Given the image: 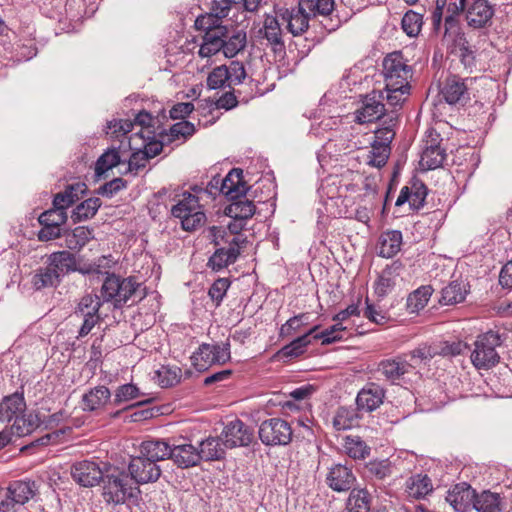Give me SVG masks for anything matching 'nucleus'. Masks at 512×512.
I'll use <instances>...</instances> for the list:
<instances>
[{
    "mask_svg": "<svg viewBox=\"0 0 512 512\" xmlns=\"http://www.w3.org/2000/svg\"><path fill=\"white\" fill-rule=\"evenodd\" d=\"M102 496L107 504L120 505L131 499H137L140 489L131 480L124 469L112 465L106 466L101 481Z\"/></svg>",
    "mask_w": 512,
    "mask_h": 512,
    "instance_id": "nucleus-1",
    "label": "nucleus"
},
{
    "mask_svg": "<svg viewBox=\"0 0 512 512\" xmlns=\"http://www.w3.org/2000/svg\"><path fill=\"white\" fill-rule=\"evenodd\" d=\"M139 288L140 284L133 277L123 278L114 273H106L100 290L102 302H109L116 309L122 308L130 300L136 302L142 299Z\"/></svg>",
    "mask_w": 512,
    "mask_h": 512,
    "instance_id": "nucleus-2",
    "label": "nucleus"
},
{
    "mask_svg": "<svg viewBox=\"0 0 512 512\" xmlns=\"http://www.w3.org/2000/svg\"><path fill=\"white\" fill-rule=\"evenodd\" d=\"M176 202L171 208V214L180 219L181 226L185 231H194L201 227L206 220L197 196L188 191L182 194L176 193L173 197Z\"/></svg>",
    "mask_w": 512,
    "mask_h": 512,
    "instance_id": "nucleus-3",
    "label": "nucleus"
},
{
    "mask_svg": "<svg viewBox=\"0 0 512 512\" xmlns=\"http://www.w3.org/2000/svg\"><path fill=\"white\" fill-rule=\"evenodd\" d=\"M502 343L501 337L494 331H488L477 337L475 348L471 353V361L477 369H489L497 365L500 356L496 347Z\"/></svg>",
    "mask_w": 512,
    "mask_h": 512,
    "instance_id": "nucleus-4",
    "label": "nucleus"
},
{
    "mask_svg": "<svg viewBox=\"0 0 512 512\" xmlns=\"http://www.w3.org/2000/svg\"><path fill=\"white\" fill-rule=\"evenodd\" d=\"M106 256H102L97 262L89 265L87 269L78 267L77 260L74 254L69 251H57L48 256L47 264L52 268L58 279L61 281L62 277L72 272H80L82 274L100 273V268L104 267V262H108Z\"/></svg>",
    "mask_w": 512,
    "mask_h": 512,
    "instance_id": "nucleus-5",
    "label": "nucleus"
},
{
    "mask_svg": "<svg viewBox=\"0 0 512 512\" xmlns=\"http://www.w3.org/2000/svg\"><path fill=\"white\" fill-rule=\"evenodd\" d=\"M38 493V485L32 480L12 481L0 501V512H16L17 506H22L33 499Z\"/></svg>",
    "mask_w": 512,
    "mask_h": 512,
    "instance_id": "nucleus-6",
    "label": "nucleus"
},
{
    "mask_svg": "<svg viewBox=\"0 0 512 512\" xmlns=\"http://www.w3.org/2000/svg\"><path fill=\"white\" fill-rule=\"evenodd\" d=\"M191 359L198 371H205L214 364H224L230 359V343H203Z\"/></svg>",
    "mask_w": 512,
    "mask_h": 512,
    "instance_id": "nucleus-7",
    "label": "nucleus"
},
{
    "mask_svg": "<svg viewBox=\"0 0 512 512\" xmlns=\"http://www.w3.org/2000/svg\"><path fill=\"white\" fill-rule=\"evenodd\" d=\"M383 74L385 88H403L412 77L411 68L405 63L400 52H394L384 58Z\"/></svg>",
    "mask_w": 512,
    "mask_h": 512,
    "instance_id": "nucleus-8",
    "label": "nucleus"
},
{
    "mask_svg": "<svg viewBox=\"0 0 512 512\" xmlns=\"http://www.w3.org/2000/svg\"><path fill=\"white\" fill-rule=\"evenodd\" d=\"M259 438L266 446L287 445L292 440L290 424L281 418H270L259 426Z\"/></svg>",
    "mask_w": 512,
    "mask_h": 512,
    "instance_id": "nucleus-9",
    "label": "nucleus"
},
{
    "mask_svg": "<svg viewBox=\"0 0 512 512\" xmlns=\"http://www.w3.org/2000/svg\"><path fill=\"white\" fill-rule=\"evenodd\" d=\"M128 475L133 483L138 486L156 482L161 476V469L158 464L140 454V456L130 459Z\"/></svg>",
    "mask_w": 512,
    "mask_h": 512,
    "instance_id": "nucleus-10",
    "label": "nucleus"
},
{
    "mask_svg": "<svg viewBox=\"0 0 512 512\" xmlns=\"http://www.w3.org/2000/svg\"><path fill=\"white\" fill-rule=\"evenodd\" d=\"M442 139L435 130H428L423 140V150L420 158V166L423 169L433 170L440 167L445 158V149L441 147Z\"/></svg>",
    "mask_w": 512,
    "mask_h": 512,
    "instance_id": "nucleus-11",
    "label": "nucleus"
},
{
    "mask_svg": "<svg viewBox=\"0 0 512 512\" xmlns=\"http://www.w3.org/2000/svg\"><path fill=\"white\" fill-rule=\"evenodd\" d=\"M228 247L218 248L209 258L208 266L214 271H220L228 265L236 262L241 249L245 248L247 238L244 236H233L226 241Z\"/></svg>",
    "mask_w": 512,
    "mask_h": 512,
    "instance_id": "nucleus-12",
    "label": "nucleus"
},
{
    "mask_svg": "<svg viewBox=\"0 0 512 512\" xmlns=\"http://www.w3.org/2000/svg\"><path fill=\"white\" fill-rule=\"evenodd\" d=\"M104 463L100 467L96 462L83 460L76 462L71 467V476L73 480L83 487H93L102 481L106 466Z\"/></svg>",
    "mask_w": 512,
    "mask_h": 512,
    "instance_id": "nucleus-13",
    "label": "nucleus"
},
{
    "mask_svg": "<svg viewBox=\"0 0 512 512\" xmlns=\"http://www.w3.org/2000/svg\"><path fill=\"white\" fill-rule=\"evenodd\" d=\"M253 439V432L241 420L234 419L226 424L222 433L221 440L226 448H235L248 446Z\"/></svg>",
    "mask_w": 512,
    "mask_h": 512,
    "instance_id": "nucleus-14",
    "label": "nucleus"
},
{
    "mask_svg": "<svg viewBox=\"0 0 512 512\" xmlns=\"http://www.w3.org/2000/svg\"><path fill=\"white\" fill-rule=\"evenodd\" d=\"M276 14L283 21L287 22V30L293 36L302 35L309 28L311 15L306 9H302L300 2L298 3L297 7H293L291 9L284 7L279 8L276 11Z\"/></svg>",
    "mask_w": 512,
    "mask_h": 512,
    "instance_id": "nucleus-15",
    "label": "nucleus"
},
{
    "mask_svg": "<svg viewBox=\"0 0 512 512\" xmlns=\"http://www.w3.org/2000/svg\"><path fill=\"white\" fill-rule=\"evenodd\" d=\"M404 268V264L396 260L382 270L374 285V290L378 297L383 298L388 295L403 280L402 273Z\"/></svg>",
    "mask_w": 512,
    "mask_h": 512,
    "instance_id": "nucleus-16",
    "label": "nucleus"
},
{
    "mask_svg": "<svg viewBox=\"0 0 512 512\" xmlns=\"http://www.w3.org/2000/svg\"><path fill=\"white\" fill-rule=\"evenodd\" d=\"M472 81V78L464 80L456 75L450 76L445 80L441 94L447 103L463 105L470 99L468 82Z\"/></svg>",
    "mask_w": 512,
    "mask_h": 512,
    "instance_id": "nucleus-17",
    "label": "nucleus"
},
{
    "mask_svg": "<svg viewBox=\"0 0 512 512\" xmlns=\"http://www.w3.org/2000/svg\"><path fill=\"white\" fill-rule=\"evenodd\" d=\"M382 94L373 91L367 94L362 105L355 112V121L359 124L373 122L385 115V106L381 102Z\"/></svg>",
    "mask_w": 512,
    "mask_h": 512,
    "instance_id": "nucleus-18",
    "label": "nucleus"
},
{
    "mask_svg": "<svg viewBox=\"0 0 512 512\" xmlns=\"http://www.w3.org/2000/svg\"><path fill=\"white\" fill-rule=\"evenodd\" d=\"M475 495V489L462 482L450 489L445 499L455 512H468L473 509Z\"/></svg>",
    "mask_w": 512,
    "mask_h": 512,
    "instance_id": "nucleus-19",
    "label": "nucleus"
},
{
    "mask_svg": "<svg viewBox=\"0 0 512 512\" xmlns=\"http://www.w3.org/2000/svg\"><path fill=\"white\" fill-rule=\"evenodd\" d=\"M412 369L413 364L407 360V355L382 360L378 365V372L392 383L402 379Z\"/></svg>",
    "mask_w": 512,
    "mask_h": 512,
    "instance_id": "nucleus-20",
    "label": "nucleus"
},
{
    "mask_svg": "<svg viewBox=\"0 0 512 512\" xmlns=\"http://www.w3.org/2000/svg\"><path fill=\"white\" fill-rule=\"evenodd\" d=\"M384 397V389L375 383H370L359 391L356 404L359 410L372 412L380 407Z\"/></svg>",
    "mask_w": 512,
    "mask_h": 512,
    "instance_id": "nucleus-21",
    "label": "nucleus"
},
{
    "mask_svg": "<svg viewBox=\"0 0 512 512\" xmlns=\"http://www.w3.org/2000/svg\"><path fill=\"white\" fill-rule=\"evenodd\" d=\"M224 38H227V28L218 26L207 31L203 36L198 54L202 58H209L218 52H223Z\"/></svg>",
    "mask_w": 512,
    "mask_h": 512,
    "instance_id": "nucleus-22",
    "label": "nucleus"
},
{
    "mask_svg": "<svg viewBox=\"0 0 512 512\" xmlns=\"http://www.w3.org/2000/svg\"><path fill=\"white\" fill-rule=\"evenodd\" d=\"M198 447L190 443H173L171 447V460L179 468H190L198 465L200 460Z\"/></svg>",
    "mask_w": 512,
    "mask_h": 512,
    "instance_id": "nucleus-23",
    "label": "nucleus"
},
{
    "mask_svg": "<svg viewBox=\"0 0 512 512\" xmlns=\"http://www.w3.org/2000/svg\"><path fill=\"white\" fill-rule=\"evenodd\" d=\"M494 15V9L487 0H475L467 10V23L475 29L488 25Z\"/></svg>",
    "mask_w": 512,
    "mask_h": 512,
    "instance_id": "nucleus-24",
    "label": "nucleus"
},
{
    "mask_svg": "<svg viewBox=\"0 0 512 512\" xmlns=\"http://www.w3.org/2000/svg\"><path fill=\"white\" fill-rule=\"evenodd\" d=\"M326 481L334 491L343 492L352 487L355 477L351 469L344 465L336 464L330 468Z\"/></svg>",
    "mask_w": 512,
    "mask_h": 512,
    "instance_id": "nucleus-25",
    "label": "nucleus"
},
{
    "mask_svg": "<svg viewBox=\"0 0 512 512\" xmlns=\"http://www.w3.org/2000/svg\"><path fill=\"white\" fill-rule=\"evenodd\" d=\"M25 409L26 402L23 394L16 392L4 397L0 402V422H15Z\"/></svg>",
    "mask_w": 512,
    "mask_h": 512,
    "instance_id": "nucleus-26",
    "label": "nucleus"
},
{
    "mask_svg": "<svg viewBox=\"0 0 512 512\" xmlns=\"http://www.w3.org/2000/svg\"><path fill=\"white\" fill-rule=\"evenodd\" d=\"M426 196L427 188L425 185L421 182H414L411 187L405 186L401 189L395 205L401 206L408 202L412 209L418 210L423 207Z\"/></svg>",
    "mask_w": 512,
    "mask_h": 512,
    "instance_id": "nucleus-27",
    "label": "nucleus"
},
{
    "mask_svg": "<svg viewBox=\"0 0 512 512\" xmlns=\"http://www.w3.org/2000/svg\"><path fill=\"white\" fill-rule=\"evenodd\" d=\"M277 17V15H266L263 27L259 31L262 37L267 40L268 44L272 46L274 52L283 51L285 48L282 39V29Z\"/></svg>",
    "mask_w": 512,
    "mask_h": 512,
    "instance_id": "nucleus-28",
    "label": "nucleus"
},
{
    "mask_svg": "<svg viewBox=\"0 0 512 512\" xmlns=\"http://www.w3.org/2000/svg\"><path fill=\"white\" fill-rule=\"evenodd\" d=\"M171 447L162 439L146 440L140 446V454L157 464L158 461L171 459Z\"/></svg>",
    "mask_w": 512,
    "mask_h": 512,
    "instance_id": "nucleus-29",
    "label": "nucleus"
},
{
    "mask_svg": "<svg viewBox=\"0 0 512 512\" xmlns=\"http://www.w3.org/2000/svg\"><path fill=\"white\" fill-rule=\"evenodd\" d=\"M473 509L477 512H503L505 504L500 494L484 490L476 492Z\"/></svg>",
    "mask_w": 512,
    "mask_h": 512,
    "instance_id": "nucleus-30",
    "label": "nucleus"
},
{
    "mask_svg": "<svg viewBox=\"0 0 512 512\" xmlns=\"http://www.w3.org/2000/svg\"><path fill=\"white\" fill-rule=\"evenodd\" d=\"M110 399V390L105 386H97L82 396V408L84 411H97L102 409Z\"/></svg>",
    "mask_w": 512,
    "mask_h": 512,
    "instance_id": "nucleus-31",
    "label": "nucleus"
},
{
    "mask_svg": "<svg viewBox=\"0 0 512 512\" xmlns=\"http://www.w3.org/2000/svg\"><path fill=\"white\" fill-rule=\"evenodd\" d=\"M247 188L242 181V170L232 169L222 180L220 192L230 199L245 195Z\"/></svg>",
    "mask_w": 512,
    "mask_h": 512,
    "instance_id": "nucleus-32",
    "label": "nucleus"
},
{
    "mask_svg": "<svg viewBox=\"0 0 512 512\" xmlns=\"http://www.w3.org/2000/svg\"><path fill=\"white\" fill-rule=\"evenodd\" d=\"M469 292V285L463 280L451 281L442 289L440 303L443 305H454L465 300Z\"/></svg>",
    "mask_w": 512,
    "mask_h": 512,
    "instance_id": "nucleus-33",
    "label": "nucleus"
},
{
    "mask_svg": "<svg viewBox=\"0 0 512 512\" xmlns=\"http://www.w3.org/2000/svg\"><path fill=\"white\" fill-rule=\"evenodd\" d=\"M402 233L398 230L386 231L379 238V256L391 258L401 249Z\"/></svg>",
    "mask_w": 512,
    "mask_h": 512,
    "instance_id": "nucleus-34",
    "label": "nucleus"
},
{
    "mask_svg": "<svg viewBox=\"0 0 512 512\" xmlns=\"http://www.w3.org/2000/svg\"><path fill=\"white\" fill-rule=\"evenodd\" d=\"M232 202L225 208V214L236 220H247L255 214L254 203L245 195L231 199Z\"/></svg>",
    "mask_w": 512,
    "mask_h": 512,
    "instance_id": "nucleus-35",
    "label": "nucleus"
},
{
    "mask_svg": "<svg viewBox=\"0 0 512 512\" xmlns=\"http://www.w3.org/2000/svg\"><path fill=\"white\" fill-rule=\"evenodd\" d=\"M342 447L345 454L354 460L365 459L371 452V448L358 435L343 437Z\"/></svg>",
    "mask_w": 512,
    "mask_h": 512,
    "instance_id": "nucleus-36",
    "label": "nucleus"
},
{
    "mask_svg": "<svg viewBox=\"0 0 512 512\" xmlns=\"http://www.w3.org/2000/svg\"><path fill=\"white\" fill-rule=\"evenodd\" d=\"M398 117L395 113L387 114L383 121V126L377 129L373 136L372 144L390 147L392 140L395 137V126L397 125Z\"/></svg>",
    "mask_w": 512,
    "mask_h": 512,
    "instance_id": "nucleus-37",
    "label": "nucleus"
},
{
    "mask_svg": "<svg viewBox=\"0 0 512 512\" xmlns=\"http://www.w3.org/2000/svg\"><path fill=\"white\" fill-rule=\"evenodd\" d=\"M433 490L431 479L425 474L411 476L406 482V491L409 497L415 499L424 498Z\"/></svg>",
    "mask_w": 512,
    "mask_h": 512,
    "instance_id": "nucleus-38",
    "label": "nucleus"
},
{
    "mask_svg": "<svg viewBox=\"0 0 512 512\" xmlns=\"http://www.w3.org/2000/svg\"><path fill=\"white\" fill-rule=\"evenodd\" d=\"M63 237L68 249L80 250L93 238V231L88 227L79 226L71 231L64 232Z\"/></svg>",
    "mask_w": 512,
    "mask_h": 512,
    "instance_id": "nucleus-39",
    "label": "nucleus"
},
{
    "mask_svg": "<svg viewBox=\"0 0 512 512\" xmlns=\"http://www.w3.org/2000/svg\"><path fill=\"white\" fill-rule=\"evenodd\" d=\"M40 425V418L35 412H22L12 425V432L19 437L32 433Z\"/></svg>",
    "mask_w": 512,
    "mask_h": 512,
    "instance_id": "nucleus-40",
    "label": "nucleus"
},
{
    "mask_svg": "<svg viewBox=\"0 0 512 512\" xmlns=\"http://www.w3.org/2000/svg\"><path fill=\"white\" fill-rule=\"evenodd\" d=\"M101 206V200L97 197L89 198L75 207L72 213L73 222H82L92 218Z\"/></svg>",
    "mask_w": 512,
    "mask_h": 512,
    "instance_id": "nucleus-41",
    "label": "nucleus"
},
{
    "mask_svg": "<svg viewBox=\"0 0 512 512\" xmlns=\"http://www.w3.org/2000/svg\"><path fill=\"white\" fill-rule=\"evenodd\" d=\"M198 453L200 454V460L212 461L220 459L224 450L220 444V439L209 437L200 442Z\"/></svg>",
    "mask_w": 512,
    "mask_h": 512,
    "instance_id": "nucleus-42",
    "label": "nucleus"
},
{
    "mask_svg": "<svg viewBox=\"0 0 512 512\" xmlns=\"http://www.w3.org/2000/svg\"><path fill=\"white\" fill-rule=\"evenodd\" d=\"M370 494L365 489H353L347 501L348 512H370Z\"/></svg>",
    "mask_w": 512,
    "mask_h": 512,
    "instance_id": "nucleus-43",
    "label": "nucleus"
},
{
    "mask_svg": "<svg viewBox=\"0 0 512 512\" xmlns=\"http://www.w3.org/2000/svg\"><path fill=\"white\" fill-rule=\"evenodd\" d=\"M317 329H318V326H314L304 335L291 341L289 344H287L280 350V354L286 358L297 357V356H300L301 354H303L305 351V348L310 344V339H309L310 335L315 333L317 331Z\"/></svg>",
    "mask_w": 512,
    "mask_h": 512,
    "instance_id": "nucleus-44",
    "label": "nucleus"
},
{
    "mask_svg": "<svg viewBox=\"0 0 512 512\" xmlns=\"http://www.w3.org/2000/svg\"><path fill=\"white\" fill-rule=\"evenodd\" d=\"M432 287L431 286H421L415 291H413L407 298V309L410 313H417L421 309H423L431 295H432Z\"/></svg>",
    "mask_w": 512,
    "mask_h": 512,
    "instance_id": "nucleus-45",
    "label": "nucleus"
},
{
    "mask_svg": "<svg viewBox=\"0 0 512 512\" xmlns=\"http://www.w3.org/2000/svg\"><path fill=\"white\" fill-rule=\"evenodd\" d=\"M61 281L58 279L57 274L54 273L52 268L48 265L45 268L38 269L32 276L31 283L36 290H41L47 287H55Z\"/></svg>",
    "mask_w": 512,
    "mask_h": 512,
    "instance_id": "nucleus-46",
    "label": "nucleus"
},
{
    "mask_svg": "<svg viewBox=\"0 0 512 512\" xmlns=\"http://www.w3.org/2000/svg\"><path fill=\"white\" fill-rule=\"evenodd\" d=\"M101 295L86 294L84 295L75 310L76 315L80 316H96L99 315V309L102 305Z\"/></svg>",
    "mask_w": 512,
    "mask_h": 512,
    "instance_id": "nucleus-47",
    "label": "nucleus"
},
{
    "mask_svg": "<svg viewBox=\"0 0 512 512\" xmlns=\"http://www.w3.org/2000/svg\"><path fill=\"white\" fill-rule=\"evenodd\" d=\"M246 46V33L244 31H237L232 35L227 34L224 38L223 54L232 58L243 50Z\"/></svg>",
    "mask_w": 512,
    "mask_h": 512,
    "instance_id": "nucleus-48",
    "label": "nucleus"
},
{
    "mask_svg": "<svg viewBox=\"0 0 512 512\" xmlns=\"http://www.w3.org/2000/svg\"><path fill=\"white\" fill-rule=\"evenodd\" d=\"M302 9H306L308 13L315 17L317 15L327 16L334 10V0H299Z\"/></svg>",
    "mask_w": 512,
    "mask_h": 512,
    "instance_id": "nucleus-49",
    "label": "nucleus"
},
{
    "mask_svg": "<svg viewBox=\"0 0 512 512\" xmlns=\"http://www.w3.org/2000/svg\"><path fill=\"white\" fill-rule=\"evenodd\" d=\"M73 190L85 192L86 185L84 183L78 182V183L67 186L66 189L64 190V192H60L55 195L54 200H53V207H55L59 210H62V211H66V209L69 206L74 204V199H73V196L71 195Z\"/></svg>",
    "mask_w": 512,
    "mask_h": 512,
    "instance_id": "nucleus-50",
    "label": "nucleus"
},
{
    "mask_svg": "<svg viewBox=\"0 0 512 512\" xmlns=\"http://www.w3.org/2000/svg\"><path fill=\"white\" fill-rule=\"evenodd\" d=\"M402 29L409 37H416L423 25V16L413 10L406 12L402 18Z\"/></svg>",
    "mask_w": 512,
    "mask_h": 512,
    "instance_id": "nucleus-51",
    "label": "nucleus"
},
{
    "mask_svg": "<svg viewBox=\"0 0 512 512\" xmlns=\"http://www.w3.org/2000/svg\"><path fill=\"white\" fill-rule=\"evenodd\" d=\"M120 162V155L116 149L107 150L104 154H102L95 165V173L97 177H101L108 170L117 166Z\"/></svg>",
    "mask_w": 512,
    "mask_h": 512,
    "instance_id": "nucleus-52",
    "label": "nucleus"
},
{
    "mask_svg": "<svg viewBox=\"0 0 512 512\" xmlns=\"http://www.w3.org/2000/svg\"><path fill=\"white\" fill-rule=\"evenodd\" d=\"M356 421L357 414L353 409L340 407L333 418V427L339 431L347 430L353 427Z\"/></svg>",
    "mask_w": 512,
    "mask_h": 512,
    "instance_id": "nucleus-53",
    "label": "nucleus"
},
{
    "mask_svg": "<svg viewBox=\"0 0 512 512\" xmlns=\"http://www.w3.org/2000/svg\"><path fill=\"white\" fill-rule=\"evenodd\" d=\"M367 472L370 476L383 480L390 477L393 473V465L390 460H372L366 465Z\"/></svg>",
    "mask_w": 512,
    "mask_h": 512,
    "instance_id": "nucleus-54",
    "label": "nucleus"
},
{
    "mask_svg": "<svg viewBox=\"0 0 512 512\" xmlns=\"http://www.w3.org/2000/svg\"><path fill=\"white\" fill-rule=\"evenodd\" d=\"M180 372L177 367L162 366L155 372V379L161 387H171L179 382Z\"/></svg>",
    "mask_w": 512,
    "mask_h": 512,
    "instance_id": "nucleus-55",
    "label": "nucleus"
},
{
    "mask_svg": "<svg viewBox=\"0 0 512 512\" xmlns=\"http://www.w3.org/2000/svg\"><path fill=\"white\" fill-rule=\"evenodd\" d=\"M391 147H384L371 143V150L367 156V163L373 167H383L390 155Z\"/></svg>",
    "mask_w": 512,
    "mask_h": 512,
    "instance_id": "nucleus-56",
    "label": "nucleus"
},
{
    "mask_svg": "<svg viewBox=\"0 0 512 512\" xmlns=\"http://www.w3.org/2000/svg\"><path fill=\"white\" fill-rule=\"evenodd\" d=\"M39 223L42 226H56L60 227L63 225L67 220V213L66 211L59 210L55 207L52 209H49L45 212H43L39 216Z\"/></svg>",
    "mask_w": 512,
    "mask_h": 512,
    "instance_id": "nucleus-57",
    "label": "nucleus"
},
{
    "mask_svg": "<svg viewBox=\"0 0 512 512\" xmlns=\"http://www.w3.org/2000/svg\"><path fill=\"white\" fill-rule=\"evenodd\" d=\"M133 122L129 120L113 119L107 122L106 134L113 138H120L127 135L133 129Z\"/></svg>",
    "mask_w": 512,
    "mask_h": 512,
    "instance_id": "nucleus-58",
    "label": "nucleus"
},
{
    "mask_svg": "<svg viewBox=\"0 0 512 512\" xmlns=\"http://www.w3.org/2000/svg\"><path fill=\"white\" fill-rule=\"evenodd\" d=\"M226 65L214 68L207 77V85L210 89H218L227 85L229 86V78Z\"/></svg>",
    "mask_w": 512,
    "mask_h": 512,
    "instance_id": "nucleus-59",
    "label": "nucleus"
},
{
    "mask_svg": "<svg viewBox=\"0 0 512 512\" xmlns=\"http://www.w3.org/2000/svg\"><path fill=\"white\" fill-rule=\"evenodd\" d=\"M346 330V327L342 325V322H336L330 328L322 331L319 334H315V339H322V344H330L343 339L342 333Z\"/></svg>",
    "mask_w": 512,
    "mask_h": 512,
    "instance_id": "nucleus-60",
    "label": "nucleus"
},
{
    "mask_svg": "<svg viewBox=\"0 0 512 512\" xmlns=\"http://www.w3.org/2000/svg\"><path fill=\"white\" fill-rule=\"evenodd\" d=\"M229 286L230 282L227 278H219L210 287L208 294L210 298L216 303V306L220 305L221 301L226 295Z\"/></svg>",
    "mask_w": 512,
    "mask_h": 512,
    "instance_id": "nucleus-61",
    "label": "nucleus"
},
{
    "mask_svg": "<svg viewBox=\"0 0 512 512\" xmlns=\"http://www.w3.org/2000/svg\"><path fill=\"white\" fill-rule=\"evenodd\" d=\"M308 319L309 315L307 313H302L290 318L286 321L285 324L282 325L280 334L283 336L291 335L293 332L300 330L302 326L307 324Z\"/></svg>",
    "mask_w": 512,
    "mask_h": 512,
    "instance_id": "nucleus-62",
    "label": "nucleus"
},
{
    "mask_svg": "<svg viewBox=\"0 0 512 512\" xmlns=\"http://www.w3.org/2000/svg\"><path fill=\"white\" fill-rule=\"evenodd\" d=\"M226 69L228 71L229 87L241 84L246 78L244 65L239 61H232L228 66H226Z\"/></svg>",
    "mask_w": 512,
    "mask_h": 512,
    "instance_id": "nucleus-63",
    "label": "nucleus"
},
{
    "mask_svg": "<svg viewBox=\"0 0 512 512\" xmlns=\"http://www.w3.org/2000/svg\"><path fill=\"white\" fill-rule=\"evenodd\" d=\"M139 395V389L133 384H125L120 387L115 392L113 403L115 405H119L123 402L132 400Z\"/></svg>",
    "mask_w": 512,
    "mask_h": 512,
    "instance_id": "nucleus-64",
    "label": "nucleus"
}]
</instances>
